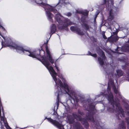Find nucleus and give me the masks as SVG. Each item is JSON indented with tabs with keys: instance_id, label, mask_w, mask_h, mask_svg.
Here are the masks:
<instances>
[{
	"instance_id": "f257e3e1",
	"label": "nucleus",
	"mask_w": 129,
	"mask_h": 129,
	"mask_svg": "<svg viewBox=\"0 0 129 129\" xmlns=\"http://www.w3.org/2000/svg\"><path fill=\"white\" fill-rule=\"evenodd\" d=\"M3 38L5 40V43L4 45V41L3 40L1 42L2 48L9 47L11 49H16L18 52H22L25 53V51L28 52L30 54L27 55L33 58H36L40 61H41V59L40 58L39 54L40 52V49L31 52L29 49L25 48L22 46L18 45L11 41L10 40H7L4 37Z\"/></svg>"
},
{
	"instance_id": "f03ea898",
	"label": "nucleus",
	"mask_w": 129,
	"mask_h": 129,
	"mask_svg": "<svg viewBox=\"0 0 129 129\" xmlns=\"http://www.w3.org/2000/svg\"><path fill=\"white\" fill-rule=\"evenodd\" d=\"M41 50H40V58L41 59V61L42 63L46 67L49 71H51V76L54 79L56 80V73L53 67L51 66H49L50 65V63L46 59L44 58H46L45 56V52L43 49L42 46L41 47Z\"/></svg>"
},
{
	"instance_id": "7ed1b4c3",
	"label": "nucleus",
	"mask_w": 129,
	"mask_h": 129,
	"mask_svg": "<svg viewBox=\"0 0 129 129\" xmlns=\"http://www.w3.org/2000/svg\"><path fill=\"white\" fill-rule=\"evenodd\" d=\"M55 17L57 22L59 24L57 25L58 28L59 29L62 30L65 29L67 30L68 26L72 24L70 20L68 19L63 20L61 19L62 17L60 13L56 14Z\"/></svg>"
},
{
	"instance_id": "20e7f679",
	"label": "nucleus",
	"mask_w": 129,
	"mask_h": 129,
	"mask_svg": "<svg viewBox=\"0 0 129 129\" xmlns=\"http://www.w3.org/2000/svg\"><path fill=\"white\" fill-rule=\"evenodd\" d=\"M89 109L91 111L87 112L86 113V117L87 119L89 121L93 122H94V120L93 117V115L95 113L93 112L95 108L94 106L92 105V103H90L89 104Z\"/></svg>"
},
{
	"instance_id": "39448f33",
	"label": "nucleus",
	"mask_w": 129,
	"mask_h": 129,
	"mask_svg": "<svg viewBox=\"0 0 129 129\" xmlns=\"http://www.w3.org/2000/svg\"><path fill=\"white\" fill-rule=\"evenodd\" d=\"M73 117L76 119L78 118L79 121L81 122L82 124L84 126V127L86 129L89 128V124L87 120L84 118H82L79 115H77L75 113L72 114Z\"/></svg>"
},
{
	"instance_id": "423d86ee",
	"label": "nucleus",
	"mask_w": 129,
	"mask_h": 129,
	"mask_svg": "<svg viewBox=\"0 0 129 129\" xmlns=\"http://www.w3.org/2000/svg\"><path fill=\"white\" fill-rule=\"evenodd\" d=\"M48 43V41H47L46 43H45L44 45H45V48L46 50V52L47 53V56L48 57V59L49 61L52 63L53 64L54 63V60L52 58L51 55L50 51L48 49L47 45Z\"/></svg>"
},
{
	"instance_id": "0eeeda50",
	"label": "nucleus",
	"mask_w": 129,
	"mask_h": 129,
	"mask_svg": "<svg viewBox=\"0 0 129 129\" xmlns=\"http://www.w3.org/2000/svg\"><path fill=\"white\" fill-rule=\"evenodd\" d=\"M103 96H104L107 98L109 102L110 103L111 105L113 107H114V104L115 103V102H116V101H114L113 99V95L111 93L108 95L107 94H105L103 92L102 93Z\"/></svg>"
},
{
	"instance_id": "6e6552de",
	"label": "nucleus",
	"mask_w": 129,
	"mask_h": 129,
	"mask_svg": "<svg viewBox=\"0 0 129 129\" xmlns=\"http://www.w3.org/2000/svg\"><path fill=\"white\" fill-rule=\"evenodd\" d=\"M47 119L48 121L51 123L54 126H56L58 128L61 129V127L62 126L61 124L59 122L56 120H53L50 118H47L46 117L45 120Z\"/></svg>"
},
{
	"instance_id": "1a4fd4ad",
	"label": "nucleus",
	"mask_w": 129,
	"mask_h": 129,
	"mask_svg": "<svg viewBox=\"0 0 129 129\" xmlns=\"http://www.w3.org/2000/svg\"><path fill=\"white\" fill-rule=\"evenodd\" d=\"M62 86H61V87L65 89V92L70 96L71 97V95H73V92L71 90H70L69 88L68 85L66 83H64V84H63Z\"/></svg>"
},
{
	"instance_id": "9d476101",
	"label": "nucleus",
	"mask_w": 129,
	"mask_h": 129,
	"mask_svg": "<svg viewBox=\"0 0 129 129\" xmlns=\"http://www.w3.org/2000/svg\"><path fill=\"white\" fill-rule=\"evenodd\" d=\"M71 30L73 32H76L79 35L82 36L84 35L83 31H81L80 29L77 27L75 26H72L70 27Z\"/></svg>"
},
{
	"instance_id": "9b49d317",
	"label": "nucleus",
	"mask_w": 129,
	"mask_h": 129,
	"mask_svg": "<svg viewBox=\"0 0 129 129\" xmlns=\"http://www.w3.org/2000/svg\"><path fill=\"white\" fill-rule=\"evenodd\" d=\"M114 105H115L117 107L119 110L122 116L124 117H125V114L124 111L122 108L120 106V104L119 102H115V103L114 104Z\"/></svg>"
},
{
	"instance_id": "f8f14e48",
	"label": "nucleus",
	"mask_w": 129,
	"mask_h": 129,
	"mask_svg": "<svg viewBox=\"0 0 129 129\" xmlns=\"http://www.w3.org/2000/svg\"><path fill=\"white\" fill-rule=\"evenodd\" d=\"M117 11H115L114 10L110 9L109 12V19L110 21L112 20L114 18V16L117 14Z\"/></svg>"
},
{
	"instance_id": "ddd939ff",
	"label": "nucleus",
	"mask_w": 129,
	"mask_h": 129,
	"mask_svg": "<svg viewBox=\"0 0 129 129\" xmlns=\"http://www.w3.org/2000/svg\"><path fill=\"white\" fill-rule=\"evenodd\" d=\"M96 50L98 54L99 55H100L101 57L103 58L104 59L106 58L104 52L100 47H99L98 48H96Z\"/></svg>"
},
{
	"instance_id": "4468645a",
	"label": "nucleus",
	"mask_w": 129,
	"mask_h": 129,
	"mask_svg": "<svg viewBox=\"0 0 129 129\" xmlns=\"http://www.w3.org/2000/svg\"><path fill=\"white\" fill-rule=\"evenodd\" d=\"M51 34L50 35V37L54 33L56 30V27L54 24H52L51 27Z\"/></svg>"
},
{
	"instance_id": "2eb2a0df",
	"label": "nucleus",
	"mask_w": 129,
	"mask_h": 129,
	"mask_svg": "<svg viewBox=\"0 0 129 129\" xmlns=\"http://www.w3.org/2000/svg\"><path fill=\"white\" fill-rule=\"evenodd\" d=\"M129 43V40L127 41ZM123 49L125 52H129V44H126L122 47Z\"/></svg>"
},
{
	"instance_id": "dca6fc26",
	"label": "nucleus",
	"mask_w": 129,
	"mask_h": 129,
	"mask_svg": "<svg viewBox=\"0 0 129 129\" xmlns=\"http://www.w3.org/2000/svg\"><path fill=\"white\" fill-rule=\"evenodd\" d=\"M47 14L48 17V19L50 21L53 22V21L52 18L53 16L52 14L49 11H47Z\"/></svg>"
},
{
	"instance_id": "f3484780",
	"label": "nucleus",
	"mask_w": 129,
	"mask_h": 129,
	"mask_svg": "<svg viewBox=\"0 0 129 129\" xmlns=\"http://www.w3.org/2000/svg\"><path fill=\"white\" fill-rule=\"evenodd\" d=\"M35 2L38 5L41 6H46L47 5L48 6V4L43 2H42L41 0H35Z\"/></svg>"
},
{
	"instance_id": "a211bd4d",
	"label": "nucleus",
	"mask_w": 129,
	"mask_h": 129,
	"mask_svg": "<svg viewBox=\"0 0 129 129\" xmlns=\"http://www.w3.org/2000/svg\"><path fill=\"white\" fill-rule=\"evenodd\" d=\"M57 73H56V76H57ZM53 79H54V81H55L56 83V84H57L58 85H59L60 86V87H61V86H62V85H63V84L62 83V81H61V80L60 79H58V82L57 83V78H56V80H54V78H53Z\"/></svg>"
},
{
	"instance_id": "6ab92c4d",
	"label": "nucleus",
	"mask_w": 129,
	"mask_h": 129,
	"mask_svg": "<svg viewBox=\"0 0 129 129\" xmlns=\"http://www.w3.org/2000/svg\"><path fill=\"white\" fill-rule=\"evenodd\" d=\"M2 113L3 116H1L0 117L1 118V120L3 121L4 123V122H5L7 120L6 118L5 117L4 110H3V109L2 110Z\"/></svg>"
},
{
	"instance_id": "aec40b11",
	"label": "nucleus",
	"mask_w": 129,
	"mask_h": 129,
	"mask_svg": "<svg viewBox=\"0 0 129 129\" xmlns=\"http://www.w3.org/2000/svg\"><path fill=\"white\" fill-rule=\"evenodd\" d=\"M104 59L103 58H102L100 57H99L98 58V60L99 61L100 64L101 66H102L104 64V60H105L106 59Z\"/></svg>"
},
{
	"instance_id": "412c9836",
	"label": "nucleus",
	"mask_w": 129,
	"mask_h": 129,
	"mask_svg": "<svg viewBox=\"0 0 129 129\" xmlns=\"http://www.w3.org/2000/svg\"><path fill=\"white\" fill-rule=\"evenodd\" d=\"M117 75L119 77L122 76L123 74L124 73L121 70L118 69L116 70Z\"/></svg>"
},
{
	"instance_id": "4be33fe9",
	"label": "nucleus",
	"mask_w": 129,
	"mask_h": 129,
	"mask_svg": "<svg viewBox=\"0 0 129 129\" xmlns=\"http://www.w3.org/2000/svg\"><path fill=\"white\" fill-rule=\"evenodd\" d=\"M119 38L118 36L116 35V36H113L111 38V41L115 42H116L118 40Z\"/></svg>"
},
{
	"instance_id": "5701e85b",
	"label": "nucleus",
	"mask_w": 129,
	"mask_h": 129,
	"mask_svg": "<svg viewBox=\"0 0 129 129\" xmlns=\"http://www.w3.org/2000/svg\"><path fill=\"white\" fill-rule=\"evenodd\" d=\"M73 95L74 96L75 98L74 99V98H73L72 99H73V100L74 101H75L77 103L79 101V100L80 99L79 98H78V97L77 96H76V95H75V94H74V92H73V95H72L71 96H73ZM70 97L71 98L72 97V96H71V97Z\"/></svg>"
},
{
	"instance_id": "b1692460",
	"label": "nucleus",
	"mask_w": 129,
	"mask_h": 129,
	"mask_svg": "<svg viewBox=\"0 0 129 129\" xmlns=\"http://www.w3.org/2000/svg\"><path fill=\"white\" fill-rule=\"evenodd\" d=\"M82 26H83L84 27V28L85 29L87 30H89V26L86 23L84 24H82Z\"/></svg>"
},
{
	"instance_id": "393cba45",
	"label": "nucleus",
	"mask_w": 129,
	"mask_h": 129,
	"mask_svg": "<svg viewBox=\"0 0 129 129\" xmlns=\"http://www.w3.org/2000/svg\"><path fill=\"white\" fill-rule=\"evenodd\" d=\"M120 129H126V127L124 123H121L119 124Z\"/></svg>"
},
{
	"instance_id": "a878e982",
	"label": "nucleus",
	"mask_w": 129,
	"mask_h": 129,
	"mask_svg": "<svg viewBox=\"0 0 129 129\" xmlns=\"http://www.w3.org/2000/svg\"><path fill=\"white\" fill-rule=\"evenodd\" d=\"M108 84L112 86L114 85V82L112 79H110L109 80Z\"/></svg>"
},
{
	"instance_id": "bb28decb",
	"label": "nucleus",
	"mask_w": 129,
	"mask_h": 129,
	"mask_svg": "<svg viewBox=\"0 0 129 129\" xmlns=\"http://www.w3.org/2000/svg\"><path fill=\"white\" fill-rule=\"evenodd\" d=\"M46 7H47V6H48V7L47 9H45L47 10L48 11H47L49 12L50 11L51 12V9H52V7L51 6H50V5H48V6L47 5L46 6H45Z\"/></svg>"
},
{
	"instance_id": "cd10ccee",
	"label": "nucleus",
	"mask_w": 129,
	"mask_h": 129,
	"mask_svg": "<svg viewBox=\"0 0 129 129\" xmlns=\"http://www.w3.org/2000/svg\"><path fill=\"white\" fill-rule=\"evenodd\" d=\"M74 119L73 118H71L68 119V121L69 123L70 124H72L74 122Z\"/></svg>"
},
{
	"instance_id": "c85d7f7f",
	"label": "nucleus",
	"mask_w": 129,
	"mask_h": 129,
	"mask_svg": "<svg viewBox=\"0 0 129 129\" xmlns=\"http://www.w3.org/2000/svg\"><path fill=\"white\" fill-rule=\"evenodd\" d=\"M76 127L78 129H84L82 126L81 125L80 123L77 124L76 125Z\"/></svg>"
},
{
	"instance_id": "c756f323",
	"label": "nucleus",
	"mask_w": 129,
	"mask_h": 129,
	"mask_svg": "<svg viewBox=\"0 0 129 129\" xmlns=\"http://www.w3.org/2000/svg\"><path fill=\"white\" fill-rule=\"evenodd\" d=\"M4 123L5 126L7 129H9V128H10V126L9 125L7 121H6L5 122H4Z\"/></svg>"
},
{
	"instance_id": "7c9ffc66",
	"label": "nucleus",
	"mask_w": 129,
	"mask_h": 129,
	"mask_svg": "<svg viewBox=\"0 0 129 129\" xmlns=\"http://www.w3.org/2000/svg\"><path fill=\"white\" fill-rule=\"evenodd\" d=\"M124 107L126 110L129 109V105L126 102L124 103Z\"/></svg>"
},
{
	"instance_id": "2f4dec72",
	"label": "nucleus",
	"mask_w": 129,
	"mask_h": 129,
	"mask_svg": "<svg viewBox=\"0 0 129 129\" xmlns=\"http://www.w3.org/2000/svg\"><path fill=\"white\" fill-rule=\"evenodd\" d=\"M80 20L81 22L82 23V24H84L85 23V18H81L80 19Z\"/></svg>"
},
{
	"instance_id": "473e14b6",
	"label": "nucleus",
	"mask_w": 129,
	"mask_h": 129,
	"mask_svg": "<svg viewBox=\"0 0 129 129\" xmlns=\"http://www.w3.org/2000/svg\"><path fill=\"white\" fill-rule=\"evenodd\" d=\"M88 11H86L85 12H83L82 15L84 16H87L88 15Z\"/></svg>"
},
{
	"instance_id": "72a5a7b5",
	"label": "nucleus",
	"mask_w": 129,
	"mask_h": 129,
	"mask_svg": "<svg viewBox=\"0 0 129 129\" xmlns=\"http://www.w3.org/2000/svg\"><path fill=\"white\" fill-rule=\"evenodd\" d=\"M121 67L122 69L124 70H125L128 69V67L126 64L125 65H123Z\"/></svg>"
},
{
	"instance_id": "f704fd0d",
	"label": "nucleus",
	"mask_w": 129,
	"mask_h": 129,
	"mask_svg": "<svg viewBox=\"0 0 129 129\" xmlns=\"http://www.w3.org/2000/svg\"><path fill=\"white\" fill-rule=\"evenodd\" d=\"M107 2L108 4V6L109 5V0H103V2L102 4V5H103L105 4Z\"/></svg>"
},
{
	"instance_id": "c9c22d12",
	"label": "nucleus",
	"mask_w": 129,
	"mask_h": 129,
	"mask_svg": "<svg viewBox=\"0 0 129 129\" xmlns=\"http://www.w3.org/2000/svg\"><path fill=\"white\" fill-rule=\"evenodd\" d=\"M54 64H55V67L56 69L57 73H58L59 72V70L58 69V67L57 66L56 62H54Z\"/></svg>"
},
{
	"instance_id": "e433bc0d",
	"label": "nucleus",
	"mask_w": 129,
	"mask_h": 129,
	"mask_svg": "<svg viewBox=\"0 0 129 129\" xmlns=\"http://www.w3.org/2000/svg\"><path fill=\"white\" fill-rule=\"evenodd\" d=\"M51 12H53L55 13H56L57 12V11L55 9L52 8V9H51Z\"/></svg>"
},
{
	"instance_id": "4c0bfd02",
	"label": "nucleus",
	"mask_w": 129,
	"mask_h": 129,
	"mask_svg": "<svg viewBox=\"0 0 129 129\" xmlns=\"http://www.w3.org/2000/svg\"><path fill=\"white\" fill-rule=\"evenodd\" d=\"M114 88V92L116 94H117L118 93V90H117L116 88L115 87Z\"/></svg>"
},
{
	"instance_id": "58836bf2",
	"label": "nucleus",
	"mask_w": 129,
	"mask_h": 129,
	"mask_svg": "<svg viewBox=\"0 0 129 129\" xmlns=\"http://www.w3.org/2000/svg\"><path fill=\"white\" fill-rule=\"evenodd\" d=\"M108 110L110 112H111L113 110V108H111L110 107H108L107 108Z\"/></svg>"
},
{
	"instance_id": "ea45409f",
	"label": "nucleus",
	"mask_w": 129,
	"mask_h": 129,
	"mask_svg": "<svg viewBox=\"0 0 129 129\" xmlns=\"http://www.w3.org/2000/svg\"><path fill=\"white\" fill-rule=\"evenodd\" d=\"M105 32H103V33L102 35L103 36V38L104 39H107V38L105 35Z\"/></svg>"
},
{
	"instance_id": "a19ab883",
	"label": "nucleus",
	"mask_w": 129,
	"mask_h": 129,
	"mask_svg": "<svg viewBox=\"0 0 129 129\" xmlns=\"http://www.w3.org/2000/svg\"><path fill=\"white\" fill-rule=\"evenodd\" d=\"M53 114L54 115L57 116H58L57 112L56 111H55V110H54V112L53 113Z\"/></svg>"
},
{
	"instance_id": "79ce46f5",
	"label": "nucleus",
	"mask_w": 129,
	"mask_h": 129,
	"mask_svg": "<svg viewBox=\"0 0 129 129\" xmlns=\"http://www.w3.org/2000/svg\"><path fill=\"white\" fill-rule=\"evenodd\" d=\"M125 120L126 122L127 123H129V118L128 117H126V118L125 119Z\"/></svg>"
},
{
	"instance_id": "37998d69",
	"label": "nucleus",
	"mask_w": 129,
	"mask_h": 129,
	"mask_svg": "<svg viewBox=\"0 0 129 129\" xmlns=\"http://www.w3.org/2000/svg\"><path fill=\"white\" fill-rule=\"evenodd\" d=\"M111 85H109L108 84V86L107 87V89L108 90H110L111 88Z\"/></svg>"
},
{
	"instance_id": "c03bdc74",
	"label": "nucleus",
	"mask_w": 129,
	"mask_h": 129,
	"mask_svg": "<svg viewBox=\"0 0 129 129\" xmlns=\"http://www.w3.org/2000/svg\"><path fill=\"white\" fill-rule=\"evenodd\" d=\"M91 56L94 57H96L97 56V55L96 53H94L92 54Z\"/></svg>"
},
{
	"instance_id": "a18cd8bd",
	"label": "nucleus",
	"mask_w": 129,
	"mask_h": 129,
	"mask_svg": "<svg viewBox=\"0 0 129 129\" xmlns=\"http://www.w3.org/2000/svg\"><path fill=\"white\" fill-rule=\"evenodd\" d=\"M111 2V3L112 6H113L114 3V0H109Z\"/></svg>"
},
{
	"instance_id": "49530a36",
	"label": "nucleus",
	"mask_w": 129,
	"mask_h": 129,
	"mask_svg": "<svg viewBox=\"0 0 129 129\" xmlns=\"http://www.w3.org/2000/svg\"><path fill=\"white\" fill-rule=\"evenodd\" d=\"M83 11H77V13H78L80 14H82V13H83Z\"/></svg>"
},
{
	"instance_id": "de8ad7c7",
	"label": "nucleus",
	"mask_w": 129,
	"mask_h": 129,
	"mask_svg": "<svg viewBox=\"0 0 129 129\" xmlns=\"http://www.w3.org/2000/svg\"><path fill=\"white\" fill-rule=\"evenodd\" d=\"M57 99L58 100V102L59 100V94L58 93L57 96Z\"/></svg>"
},
{
	"instance_id": "09e8293b",
	"label": "nucleus",
	"mask_w": 129,
	"mask_h": 129,
	"mask_svg": "<svg viewBox=\"0 0 129 129\" xmlns=\"http://www.w3.org/2000/svg\"><path fill=\"white\" fill-rule=\"evenodd\" d=\"M113 34L114 35H117V31H115L113 32Z\"/></svg>"
},
{
	"instance_id": "8fccbe9b",
	"label": "nucleus",
	"mask_w": 129,
	"mask_h": 129,
	"mask_svg": "<svg viewBox=\"0 0 129 129\" xmlns=\"http://www.w3.org/2000/svg\"><path fill=\"white\" fill-rule=\"evenodd\" d=\"M126 115L129 116V111H127L126 112Z\"/></svg>"
},
{
	"instance_id": "3c124183",
	"label": "nucleus",
	"mask_w": 129,
	"mask_h": 129,
	"mask_svg": "<svg viewBox=\"0 0 129 129\" xmlns=\"http://www.w3.org/2000/svg\"><path fill=\"white\" fill-rule=\"evenodd\" d=\"M88 53L89 54V55L91 56L92 54V53L89 51L88 52Z\"/></svg>"
},
{
	"instance_id": "603ef678",
	"label": "nucleus",
	"mask_w": 129,
	"mask_h": 129,
	"mask_svg": "<svg viewBox=\"0 0 129 129\" xmlns=\"http://www.w3.org/2000/svg\"><path fill=\"white\" fill-rule=\"evenodd\" d=\"M69 16H70L72 14L71 13H68L67 14Z\"/></svg>"
},
{
	"instance_id": "864d4df0",
	"label": "nucleus",
	"mask_w": 129,
	"mask_h": 129,
	"mask_svg": "<svg viewBox=\"0 0 129 129\" xmlns=\"http://www.w3.org/2000/svg\"><path fill=\"white\" fill-rule=\"evenodd\" d=\"M125 64L126 66H129V62H127L125 63Z\"/></svg>"
},
{
	"instance_id": "5fc2aeb1",
	"label": "nucleus",
	"mask_w": 129,
	"mask_h": 129,
	"mask_svg": "<svg viewBox=\"0 0 129 129\" xmlns=\"http://www.w3.org/2000/svg\"><path fill=\"white\" fill-rule=\"evenodd\" d=\"M127 127L129 129V123L127 124Z\"/></svg>"
},
{
	"instance_id": "6e6d98bb",
	"label": "nucleus",
	"mask_w": 129,
	"mask_h": 129,
	"mask_svg": "<svg viewBox=\"0 0 129 129\" xmlns=\"http://www.w3.org/2000/svg\"><path fill=\"white\" fill-rule=\"evenodd\" d=\"M128 81H129V71H128Z\"/></svg>"
},
{
	"instance_id": "4d7b16f0",
	"label": "nucleus",
	"mask_w": 129,
	"mask_h": 129,
	"mask_svg": "<svg viewBox=\"0 0 129 129\" xmlns=\"http://www.w3.org/2000/svg\"><path fill=\"white\" fill-rule=\"evenodd\" d=\"M97 15H96V16L95 17V18H94V21H95L96 20V17H97Z\"/></svg>"
},
{
	"instance_id": "13d9d810",
	"label": "nucleus",
	"mask_w": 129,
	"mask_h": 129,
	"mask_svg": "<svg viewBox=\"0 0 129 129\" xmlns=\"http://www.w3.org/2000/svg\"><path fill=\"white\" fill-rule=\"evenodd\" d=\"M118 118H119V119H120V118H119V115H118Z\"/></svg>"
},
{
	"instance_id": "bf43d9fd",
	"label": "nucleus",
	"mask_w": 129,
	"mask_h": 129,
	"mask_svg": "<svg viewBox=\"0 0 129 129\" xmlns=\"http://www.w3.org/2000/svg\"><path fill=\"white\" fill-rule=\"evenodd\" d=\"M12 129L10 127V128H9V129Z\"/></svg>"
},
{
	"instance_id": "052dcab7",
	"label": "nucleus",
	"mask_w": 129,
	"mask_h": 129,
	"mask_svg": "<svg viewBox=\"0 0 129 129\" xmlns=\"http://www.w3.org/2000/svg\"><path fill=\"white\" fill-rule=\"evenodd\" d=\"M48 40L47 39V41H48Z\"/></svg>"
},
{
	"instance_id": "680f3d73",
	"label": "nucleus",
	"mask_w": 129,
	"mask_h": 129,
	"mask_svg": "<svg viewBox=\"0 0 129 129\" xmlns=\"http://www.w3.org/2000/svg\"><path fill=\"white\" fill-rule=\"evenodd\" d=\"M117 49V48H116V50Z\"/></svg>"
}]
</instances>
